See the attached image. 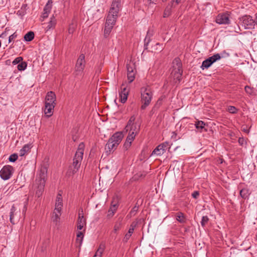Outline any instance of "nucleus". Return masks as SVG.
<instances>
[{"label": "nucleus", "mask_w": 257, "mask_h": 257, "mask_svg": "<svg viewBox=\"0 0 257 257\" xmlns=\"http://www.w3.org/2000/svg\"><path fill=\"white\" fill-rule=\"evenodd\" d=\"M164 98V96H161L157 101L156 104H155L156 107H159L162 105V100Z\"/></svg>", "instance_id": "obj_47"}, {"label": "nucleus", "mask_w": 257, "mask_h": 257, "mask_svg": "<svg viewBox=\"0 0 257 257\" xmlns=\"http://www.w3.org/2000/svg\"><path fill=\"white\" fill-rule=\"evenodd\" d=\"M27 66V64L26 62H22L18 65L17 68L19 71L24 70Z\"/></svg>", "instance_id": "obj_38"}, {"label": "nucleus", "mask_w": 257, "mask_h": 257, "mask_svg": "<svg viewBox=\"0 0 257 257\" xmlns=\"http://www.w3.org/2000/svg\"><path fill=\"white\" fill-rule=\"evenodd\" d=\"M124 137L122 132H117L108 140L105 146V153L107 155L116 149Z\"/></svg>", "instance_id": "obj_2"}, {"label": "nucleus", "mask_w": 257, "mask_h": 257, "mask_svg": "<svg viewBox=\"0 0 257 257\" xmlns=\"http://www.w3.org/2000/svg\"><path fill=\"white\" fill-rule=\"evenodd\" d=\"M150 2V3H153L154 0H148Z\"/></svg>", "instance_id": "obj_60"}, {"label": "nucleus", "mask_w": 257, "mask_h": 257, "mask_svg": "<svg viewBox=\"0 0 257 257\" xmlns=\"http://www.w3.org/2000/svg\"><path fill=\"white\" fill-rule=\"evenodd\" d=\"M105 247V244L101 243L96 252L102 255L104 250Z\"/></svg>", "instance_id": "obj_40"}, {"label": "nucleus", "mask_w": 257, "mask_h": 257, "mask_svg": "<svg viewBox=\"0 0 257 257\" xmlns=\"http://www.w3.org/2000/svg\"><path fill=\"white\" fill-rule=\"evenodd\" d=\"M14 168L10 165H6L0 171V176L4 180H8L12 176Z\"/></svg>", "instance_id": "obj_9"}, {"label": "nucleus", "mask_w": 257, "mask_h": 257, "mask_svg": "<svg viewBox=\"0 0 257 257\" xmlns=\"http://www.w3.org/2000/svg\"><path fill=\"white\" fill-rule=\"evenodd\" d=\"M121 91L119 92L120 101L124 103L127 99L129 90L126 88V86L123 83L121 86Z\"/></svg>", "instance_id": "obj_14"}, {"label": "nucleus", "mask_w": 257, "mask_h": 257, "mask_svg": "<svg viewBox=\"0 0 257 257\" xmlns=\"http://www.w3.org/2000/svg\"><path fill=\"white\" fill-rule=\"evenodd\" d=\"M209 219L207 216H203L202 217V219L201 221V225L203 227H204L206 224L208 223Z\"/></svg>", "instance_id": "obj_37"}, {"label": "nucleus", "mask_w": 257, "mask_h": 257, "mask_svg": "<svg viewBox=\"0 0 257 257\" xmlns=\"http://www.w3.org/2000/svg\"><path fill=\"white\" fill-rule=\"evenodd\" d=\"M244 89L246 93L250 94H251L252 89L250 86H245Z\"/></svg>", "instance_id": "obj_49"}, {"label": "nucleus", "mask_w": 257, "mask_h": 257, "mask_svg": "<svg viewBox=\"0 0 257 257\" xmlns=\"http://www.w3.org/2000/svg\"><path fill=\"white\" fill-rule=\"evenodd\" d=\"M62 197L61 194L59 193L57 196L56 203H55V209H56V210H61L62 207L63 206L62 203Z\"/></svg>", "instance_id": "obj_22"}, {"label": "nucleus", "mask_w": 257, "mask_h": 257, "mask_svg": "<svg viewBox=\"0 0 257 257\" xmlns=\"http://www.w3.org/2000/svg\"><path fill=\"white\" fill-rule=\"evenodd\" d=\"M242 22V26L245 29H249L254 28L255 26V20L249 15H245L239 18Z\"/></svg>", "instance_id": "obj_6"}, {"label": "nucleus", "mask_w": 257, "mask_h": 257, "mask_svg": "<svg viewBox=\"0 0 257 257\" xmlns=\"http://www.w3.org/2000/svg\"><path fill=\"white\" fill-rule=\"evenodd\" d=\"M135 136H136V134H135V133L134 132H133L132 133L131 132H130L129 134L127 136L126 140H127V141H129L130 142L132 143V142L134 141V140L135 138Z\"/></svg>", "instance_id": "obj_39"}, {"label": "nucleus", "mask_w": 257, "mask_h": 257, "mask_svg": "<svg viewBox=\"0 0 257 257\" xmlns=\"http://www.w3.org/2000/svg\"><path fill=\"white\" fill-rule=\"evenodd\" d=\"M195 123H189L188 127L192 128L195 126L196 128H204L205 126L208 127V124L203 121H195Z\"/></svg>", "instance_id": "obj_17"}, {"label": "nucleus", "mask_w": 257, "mask_h": 257, "mask_svg": "<svg viewBox=\"0 0 257 257\" xmlns=\"http://www.w3.org/2000/svg\"><path fill=\"white\" fill-rule=\"evenodd\" d=\"M199 192L198 191H194L192 194V196L193 198H195V199H197L198 198V197H199Z\"/></svg>", "instance_id": "obj_50"}, {"label": "nucleus", "mask_w": 257, "mask_h": 257, "mask_svg": "<svg viewBox=\"0 0 257 257\" xmlns=\"http://www.w3.org/2000/svg\"><path fill=\"white\" fill-rule=\"evenodd\" d=\"M51 10V8H48V6H45L42 16L43 18H47L48 17L49 14L50 13Z\"/></svg>", "instance_id": "obj_33"}, {"label": "nucleus", "mask_w": 257, "mask_h": 257, "mask_svg": "<svg viewBox=\"0 0 257 257\" xmlns=\"http://www.w3.org/2000/svg\"><path fill=\"white\" fill-rule=\"evenodd\" d=\"M153 97V92L148 86L141 89V101L142 105L141 108L145 109L151 103Z\"/></svg>", "instance_id": "obj_5"}, {"label": "nucleus", "mask_w": 257, "mask_h": 257, "mask_svg": "<svg viewBox=\"0 0 257 257\" xmlns=\"http://www.w3.org/2000/svg\"><path fill=\"white\" fill-rule=\"evenodd\" d=\"M18 156L16 154L11 155L9 158V160L11 162H15L18 159Z\"/></svg>", "instance_id": "obj_41"}, {"label": "nucleus", "mask_w": 257, "mask_h": 257, "mask_svg": "<svg viewBox=\"0 0 257 257\" xmlns=\"http://www.w3.org/2000/svg\"><path fill=\"white\" fill-rule=\"evenodd\" d=\"M52 0H48L47 3L45 5V6H48V8L52 9Z\"/></svg>", "instance_id": "obj_53"}, {"label": "nucleus", "mask_w": 257, "mask_h": 257, "mask_svg": "<svg viewBox=\"0 0 257 257\" xmlns=\"http://www.w3.org/2000/svg\"><path fill=\"white\" fill-rule=\"evenodd\" d=\"M75 26L73 24H70L68 30V33L69 34H73L75 31Z\"/></svg>", "instance_id": "obj_43"}, {"label": "nucleus", "mask_w": 257, "mask_h": 257, "mask_svg": "<svg viewBox=\"0 0 257 257\" xmlns=\"http://www.w3.org/2000/svg\"><path fill=\"white\" fill-rule=\"evenodd\" d=\"M55 106V105H45L44 113L47 116L50 117L53 114V110Z\"/></svg>", "instance_id": "obj_21"}, {"label": "nucleus", "mask_w": 257, "mask_h": 257, "mask_svg": "<svg viewBox=\"0 0 257 257\" xmlns=\"http://www.w3.org/2000/svg\"><path fill=\"white\" fill-rule=\"evenodd\" d=\"M141 120L135 115L130 118L125 128H140Z\"/></svg>", "instance_id": "obj_10"}, {"label": "nucleus", "mask_w": 257, "mask_h": 257, "mask_svg": "<svg viewBox=\"0 0 257 257\" xmlns=\"http://www.w3.org/2000/svg\"><path fill=\"white\" fill-rule=\"evenodd\" d=\"M121 0H113L106 18L104 35L107 37L115 25L121 7Z\"/></svg>", "instance_id": "obj_1"}, {"label": "nucleus", "mask_w": 257, "mask_h": 257, "mask_svg": "<svg viewBox=\"0 0 257 257\" xmlns=\"http://www.w3.org/2000/svg\"><path fill=\"white\" fill-rule=\"evenodd\" d=\"M220 58L221 56L219 54L217 53L213 55L203 61L202 65L201 66V68L202 70H204V69H208L213 63L220 59Z\"/></svg>", "instance_id": "obj_7"}, {"label": "nucleus", "mask_w": 257, "mask_h": 257, "mask_svg": "<svg viewBox=\"0 0 257 257\" xmlns=\"http://www.w3.org/2000/svg\"><path fill=\"white\" fill-rule=\"evenodd\" d=\"M238 142L239 145L241 146H243L245 144H246L245 141L243 138H239Z\"/></svg>", "instance_id": "obj_48"}, {"label": "nucleus", "mask_w": 257, "mask_h": 257, "mask_svg": "<svg viewBox=\"0 0 257 257\" xmlns=\"http://www.w3.org/2000/svg\"><path fill=\"white\" fill-rule=\"evenodd\" d=\"M240 196L243 199H248L249 196L250 194L249 190L247 188H243L240 190L239 192Z\"/></svg>", "instance_id": "obj_25"}, {"label": "nucleus", "mask_w": 257, "mask_h": 257, "mask_svg": "<svg viewBox=\"0 0 257 257\" xmlns=\"http://www.w3.org/2000/svg\"><path fill=\"white\" fill-rule=\"evenodd\" d=\"M173 7V5H172V4H169L165 9V11L164 12L163 14V17L166 18L169 17L171 14V9Z\"/></svg>", "instance_id": "obj_29"}, {"label": "nucleus", "mask_w": 257, "mask_h": 257, "mask_svg": "<svg viewBox=\"0 0 257 257\" xmlns=\"http://www.w3.org/2000/svg\"><path fill=\"white\" fill-rule=\"evenodd\" d=\"M140 3V1L139 0H135V5H138Z\"/></svg>", "instance_id": "obj_56"}, {"label": "nucleus", "mask_w": 257, "mask_h": 257, "mask_svg": "<svg viewBox=\"0 0 257 257\" xmlns=\"http://www.w3.org/2000/svg\"><path fill=\"white\" fill-rule=\"evenodd\" d=\"M18 37V34L16 32L14 33L12 35L9 36V43L11 42L12 41H13L15 39H16Z\"/></svg>", "instance_id": "obj_44"}, {"label": "nucleus", "mask_w": 257, "mask_h": 257, "mask_svg": "<svg viewBox=\"0 0 257 257\" xmlns=\"http://www.w3.org/2000/svg\"><path fill=\"white\" fill-rule=\"evenodd\" d=\"M20 217V211L17 210L16 207L13 205L11 209L10 213V222L15 224L16 221L19 220Z\"/></svg>", "instance_id": "obj_11"}, {"label": "nucleus", "mask_w": 257, "mask_h": 257, "mask_svg": "<svg viewBox=\"0 0 257 257\" xmlns=\"http://www.w3.org/2000/svg\"><path fill=\"white\" fill-rule=\"evenodd\" d=\"M216 22L220 25L229 24L230 21L229 15L226 13L219 14L216 18Z\"/></svg>", "instance_id": "obj_13"}, {"label": "nucleus", "mask_w": 257, "mask_h": 257, "mask_svg": "<svg viewBox=\"0 0 257 257\" xmlns=\"http://www.w3.org/2000/svg\"><path fill=\"white\" fill-rule=\"evenodd\" d=\"M172 136H171V138L172 139H174V140H177V133H176V132H173L172 133Z\"/></svg>", "instance_id": "obj_52"}, {"label": "nucleus", "mask_w": 257, "mask_h": 257, "mask_svg": "<svg viewBox=\"0 0 257 257\" xmlns=\"http://www.w3.org/2000/svg\"><path fill=\"white\" fill-rule=\"evenodd\" d=\"M85 224V219L84 218L83 211L82 210L81 213L79 212L78 214V218L77 221V229L81 230Z\"/></svg>", "instance_id": "obj_16"}, {"label": "nucleus", "mask_w": 257, "mask_h": 257, "mask_svg": "<svg viewBox=\"0 0 257 257\" xmlns=\"http://www.w3.org/2000/svg\"><path fill=\"white\" fill-rule=\"evenodd\" d=\"M136 72H127V77L129 83H132L135 78Z\"/></svg>", "instance_id": "obj_35"}, {"label": "nucleus", "mask_w": 257, "mask_h": 257, "mask_svg": "<svg viewBox=\"0 0 257 257\" xmlns=\"http://www.w3.org/2000/svg\"><path fill=\"white\" fill-rule=\"evenodd\" d=\"M34 33L32 31H30L24 36V38L26 41L30 42L34 39Z\"/></svg>", "instance_id": "obj_30"}, {"label": "nucleus", "mask_w": 257, "mask_h": 257, "mask_svg": "<svg viewBox=\"0 0 257 257\" xmlns=\"http://www.w3.org/2000/svg\"><path fill=\"white\" fill-rule=\"evenodd\" d=\"M61 210H56V209H54V210L53 213V215L52 216V221L55 224V225H57L59 222L60 217L61 215Z\"/></svg>", "instance_id": "obj_18"}, {"label": "nucleus", "mask_w": 257, "mask_h": 257, "mask_svg": "<svg viewBox=\"0 0 257 257\" xmlns=\"http://www.w3.org/2000/svg\"><path fill=\"white\" fill-rule=\"evenodd\" d=\"M56 24V20L55 17L53 15L51 18L50 21L47 25V26L45 28V29L47 31L50 30L51 29H53L55 28V25Z\"/></svg>", "instance_id": "obj_24"}, {"label": "nucleus", "mask_w": 257, "mask_h": 257, "mask_svg": "<svg viewBox=\"0 0 257 257\" xmlns=\"http://www.w3.org/2000/svg\"><path fill=\"white\" fill-rule=\"evenodd\" d=\"M31 148V145L26 144L25 145L21 150L20 151V156H23L25 155L26 153L29 151L30 149Z\"/></svg>", "instance_id": "obj_28"}, {"label": "nucleus", "mask_w": 257, "mask_h": 257, "mask_svg": "<svg viewBox=\"0 0 257 257\" xmlns=\"http://www.w3.org/2000/svg\"><path fill=\"white\" fill-rule=\"evenodd\" d=\"M85 65V56L83 54H81L78 58L75 65V70L77 72V74L83 71Z\"/></svg>", "instance_id": "obj_12"}, {"label": "nucleus", "mask_w": 257, "mask_h": 257, "mask_svg": "<svg viewBox=\"0 0 257 257\" xmlns=\"http://www.w3.org/2000/svg\"><path fill=\"white\" fill-rule=\"evenodd\" d=\"M121 227V220H118L115 223L113 232L114 233H116L117 231L120 229Z\"/></svg>", "instance_id": "obj_34"}, {"label": "nucleus", "mask_w": 257, "mask_h": 257, "mask_svg": "<svg viewBox=\"0 0 257 257\" xmlns=\"http://www.w3.org/2000/svg\"><path fill=\"white\" fill-rule=\"evenodd\" d=\"M181 0H172L171 4L172 5H174V3H175L177 5L179 4L181 2Z\"/></svg>", "instance_id": "obj_54"}, {"label": "nucleus", "mask_w": 257, "mask_h": 257, "mask_svg": "<svg viewBox=\"0 0 257 257\" xmlns=\"http://www.w3.org/2000/svg\"><path fill=\"white\" fill-rule=\"evenodd\" d=\"M56 95L54 92H48L45 98V104L56 105Z\"/></svg>", "instance_id": "obj_15"}, {"label": "nucleus", "mask_w": 257, "mask_h": 257, "mask_svg": "<svg viewBox=\"0 0 257 257\" xmlns=\"http://www.w3.org/2000/svg\"><path fill=\"white\" fill-rule=\"evenodd\" d=\"M101 254L98 253L97 252H96L93 257H101Z\"/></svg>", "instance_id": "obj_55"}, {"label": "nucleus", "mask_w": 257, "mask_h": 257, "mask_svg": "<svg viewBox=\"0 0 257 257\" xmlns=\"http://www.w3.org/2000/svg\"><path fill=\"white\" fill-rule=\"evenodd\" d=\"M132 143L130 142L129 141H127V140H125L124 144H123V148L125 150H127L131 146Z\"/></svg>", "instance_id": "obj_45"}, {"label": "nucleus", "mask_w": 257, "mask_h": 257, "mask_svg": "<svg viewBox=\"0 0 257 257\" xmlns=\"http://www.w3.org/2000/svg\"><path fill=\"white\" fill-rule=\"evenodd\" d=\"M127 73V72H136V69L135 67V64L133 62H130L126 64Z\"/></svg>", "instance_id": "obj_31"}, {"label": "nucleus", "mask_w": 257, "mask_h": 257, "mask_svg": "<svg viewBox=\"0 0 257 257\" xmlns=\"http://www.w3.org/2000/svg\"><path fill=\"white\" fill-rule=\"evenodd\" d=\"M5 35V33H3L1 36L0 37H3V35Z\"/></svg>", "instance_id": "obj_61"}, {"label": "nucleus", "mask_w": 257, "mask_h": 257, "mask_svg": "<svg viewBox=\"0 0 257 257\" xmlns=\"http://www.w3.org/2000/svg\"><path fill=\"white\" fill-rule=\"evenodd\" d=\"M26 209H27V206H26V204L25 205L24 207V209H23V212H26Z\"/></svg>", "instance_id": "obj_57"}, {"label": "nucleus", "mask_w": 257, "mask_h": 257, "mask_svg": "<svg viewBox=\"0 0 257 257\" xmlns=\"http://www.w3.org/2000/svg\"><path fill=\"white\" fill-rule=\"evenodd\" d=\"M84 235L82 231H78L77 233L76 241L79 242L80 244H81Z\"/></svg>", "instance_id": "obj_36"}, {"label": "nucleus", "mask_w": 257, "mask_h": 257, "mask_svg": "<svg viewBox=\"0 0 257 257\" xmlns=\"http://www.w3.org/2000/svg\"><path fill=\"white\" fill-rule=\"evenodd\" d=\"M256 20L255 21V25H257V13L255 14Z\"/></svg>", "instance_id": "obj_58"}, {"label": "nucleus", "mask_w": 257, "mask_h": 257, "mask_svg": "<svg viewBox=\"0 0 257 257\" xmlns=\"http://www.w3.org/2000/svg\"><path fill=\"white\" fill-rule=\"evenodd\" d=\"M117 207V205L116 204H112V203L111 204V207H110V208L108 211L107 216L108 217H111L114 215L115 212L116 210Z\"/></svg>", "instance_id": "obj_26"}, {"label": "nucleus", "mask_w": 257, "mask_h": 257, "mask_svg": "<svg viewBox=\"0 0 257 257\" xmlns=\"http://www.w3.org/2000/svg\"><path fill=\"white\" fill-rule=\"evenodd\" d=\"M135 227H136V224H134L133 223H132L131 225L130 228L128 231V232L124 235V237L123 238V241L124 242H127L128 240L130 239V237L132 236V234L134 231Z\"/></svg>", "instance_id": "obj_23"}, {"label": "nucleus", "mask_w": 257, "mask_h": 257, "mask_svg": "<svg viewBox=\"0 0 257 257\" xmlns=\"http://www.w3.org/2000/svg\"><path fill=\"white\" fill-rule=\"evenodd\" d=\"M171 146L168 142H165L158 146L153 151L151 155H156L161 156L163 155L167 149H170Z\"/></svg>", "instance_id": "obj_8"}, {"label": "nucleus", "mask_w": 257, "mask_h": 257, "mask_svg": "<svg viewBox=\"0 0 257 257\" xmlns=\"http://www.w3.org/2000/svg\"><path fill=\"white\" fill-rule=\"evenodd\" d=\"M23 60V58L22 57H19L16 58L13 61V64L16 65L20 63Z\"/></svg>", "instance_id": "obj_46"}, {"label": "nucleus", "mask_w": 257, "mask_h": 257, "mask_svg": "<svg viewBox=\"0 0 257 257\" xmlns=\"http://www.w3.org/2000/svg\"><path fill=\"white\" fill-rule=\"evenodd\" d=\"M84 149V145L81 143L79 145L73 159L72 165L70 167L69 172L70 174L73 175L78 171L83 159Z\"/></svg>", "instance_id": "obj_3"}, {"label": "nucleus", "mask_w": 257, "mask_h": 257, "mask_svg": "<svg viewBox=\"0 0 257 257\" xmlns=\"http://www.w3.org/2000/svg\"><path fill=\"white\" fill-rule=\"evenodd\" d=\"M172 69L171 73V78L173 79L174 83H179L183 73L182 64L181 60L177 57L172 63Z\"/></svg>", "instance_id": "obj_4"}, {"label": "nucleus", "mask_w": 257, "mask_h": 257, "mask_svg": "<svg viewBox=\"0 0 257 257\" xmlns=\"http://www.w3.org/2000/svg\"><path fill=\"white\" fill-rule=\"evenodd\" d=\"M138 209H139V206H137V205H136L133 208V209H132L131 211V213H135V212H136L138 210Z\"/></svg>", "instance_id": "obj_51"}, {"label": "nucleus", "mask_w": 257, "mask_h": 257, "mask_svg": "<svg viewBox=\"0 0 257 257\" xmlns=\"http://www.w3.org/2000/svg\"><path fill=\"white\" fill-rule=\"evenodd\" d=\"M47 170L46 168H43L41 169L40 173L39 174V179H36V182L42 183L44 181L45 184V177H46Z\"/></svg>", "instance_id": "obj_20"}, {"label": "nucleus", "mask_w": 257, "mask_h": 257, "mask_svg": "<svg viewBox=\"0 0 257 257\" xmlns=\"http://www.w3.org/2000/svg\"><path fill=\"white\" fill-rule=\"evenodd\" d=\"M36 184L38 185V186L36 191V195L38 197H40L42 195L45 184H44L43 181L42 183L36 182Z\"/></svg>", "instance_id": "obj_19"}, {"label": "nucleus", "mask_w": 257, "mask_h": 257, "mask_svg": "<svg viewBox=\"0 0 257 257\" xmlns=\"http://www.w3.org/2000/svg\"><path fill=\"white\" fill-rule=\"evenodd\" d=\"M246 133H248L249 132V130H248V129H246V130H243Z\"/></svg>", "instance_id": "obj_59"}, {"label": "nucleus", "mask_w": 257, "mask_h": 257, "mask_svg": "<svg viewBox=\"0 0 257 257\" xmlns=\"http://www.w3.org/2000/svg\"><path fill=\"white\" fill-rule=\"evenodd\" d=\"M72 138L74 142L77 141L79 137L80 133H79L78 130H73L72 131Z\"/></svg>", "instance_id": "obj_32"}, {"label": "nucleus", "mask_w": 257, "mask_h": 257, "mask_svg": "<svg viewBox=\"0 0 257 257\" xmlns=\"http://www.w3.org/2000/svg\"><path fill=\"white\" fill-rule=\"evenodd\" d=\"M176 219L181 223H183L186 222V218L185 215L181 212H179L176 213Z\"/></svg>", "instance_id": "obj_27"}, {"label": "nucleus", "mask_w": 257, "mask_h": 257, "mask_svg": "<svg viewBox=\"0 0 257 257\" xmlns=\"http://www.w3.org/2000/svg\"><path fill=\"white\" fill-rule=\"evenodd\" d=\"M227 110L230 113H235L237 111V109L233 106H229Z\"/></svg>", "instance_id": "obj_42"}]
</instances>
